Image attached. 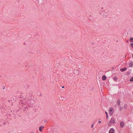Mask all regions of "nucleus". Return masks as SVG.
I'll list each match as a JSON object with an SVG mask.
<instances>
[{"label": "nucleus", "instance_id": "obj_1", "mask_svg": "<svg viewBox=\"0 0 133 133\" xmlns=\"http://www.w3.org/2000/svg\"><path fill=\"white\" fill-rule=\"evenodd\" d=\"M103 16L104 18H106L109 15V13L108 12V10H105L103 12Z\"/></svg>", "mask_w": 133, "mask_h": 133}, {"label": "nucleus", "instance_id": "obj_2", "mask_svg": "<svg viewBox=\"0 0 133 133\" xmlns=\"http://www.w3.org/2000/svg\"><path fill=\"white\" fill-rule=\"evenodd\" d=\"M114 111L113 109L112 108H110L109 109V114L110 116H112L113 115Z\"/></svg>", "mask_w": 133, "mask_h": 133}, {"label": "nucleus", "instance_id": "obj_3", "mask_svg": "<svg viewBox=\"0 0 133 133\" xmlns=\"http://www.w3.org/2000/svg\"><path fill=\"white\" fill-rule=\"evenodd\" d=\"M109 122L111 124H114L115 122L114 118L113 117L111 118Z\"/></svg>", "mask_w": 133, "mask_h": 133}, {"label": "nucleus", "instance_id": "obj_4", "mask_svg": "<svg viewBox=\"0 0 133 133\" xmlns=\"http://www.w3.org/2000/svg\"><path fill=\"white\" fill-rule=\"evenodd\" d=\"M125 125L123 121H121L120 123V127L122 128H123Z\"/></svg>", "mask_w": 133, "mask_h": 133}, {"label": "nucleus", "instance_id": "obj_5", "mask_svg": "<svg viewBox=\"0 0 133 133\" xmlns=\"http://www.w3.org/2000/svg\"><path fill=\"white\" fill-rule=\"evenodd\" d=\"M115 130L113 128H111L109 131V133H114Z\"/></svg>", "mask_w": 133, "mask_h": 133}, {"label": "nucleus", "instance_id": "obj_6", "mask_svg": "<svg viewBox=\"0 0 133 133\" xmlns=\"http://www.w3.org/2000/svg\"><path fill=\"white\" fill-rule=\"evenodd\" d=\"M127 68L125 67L124 68L121 69H120V70L121 71H122V72H124V71H126L127 70Z\"/></svg>", "mask_w": 133, "mask_h": 133}, {"label": "nucleus", "instance_id": "obj_7", "mask_svg": "<svg viewBox=\"0 0 133 133\" xmlns=\"http://www.w3.org/2000/svg\"><path fill=\"white\" fill-rule=\"evenodd\" d=\"M44 127L43 126H40L39 127V130L40 131L42 132V129L44 128Z\"/></svg>", "mask_w": 133, "mask_h": 133}, {"label": "nucleus", "instance_id": "obj_8", "mask_svg": "<svg viewBox=\"0 0 133 133\" xmlns=\"http://www.w3.org/2000/svg\"><path fill=\"white\" fill-rule=\"evenodd\" d=\"M102 79L103 80H105L107 79V77L105 75H103L102 76Z\"/></svg>", "mask_w": 133, "mask_h": 133}, {"label": "nucleus", "instance_id": "obj_9", "mask_svg": "<svg viewBox=\"0 0 133 133\" xmlns=\"http://www.w3.org/2000/svg\"><path fill=\"white\" fill-rule=\"evenodd\" d=\"M133 66V63L131 62L129 64V66L130 67H132Z\"/></svg>", "mask_w": 133, "mask_h": 133}, {"label": "nucleus", "instance_id": "obj_10", "mask_svg": "<svg viewBox=\"0 0 133 133\" xmlns=\"http://www.w3.org/2000/svg\"><path fill=\"white\" fill-rule=\"evenodd\" d=\"M129 41L130 42H133V37H130L129 39Z\"/></svg>", "mask_w": 133, "mask_h": 133}, {"label": "nucleus", "instance_id": "obj_11", "mask_svg": "<svg viewBox=\"0 0 133 133\" xmlns=\"http://www.w3.org/2000/svg\"><path fill=\"white\" fill-rule=\"evenodd\" d=\"M115 81H117V78L116 76H115L113 79Z\"/></svg>", "mask_w": 133, "mask_h": 133}, {"label": "nucleus", "instance_id": "obj_12", "mask_svg": "<svg viewBox=\"0 0 133 133\" xmlns=\"http://www.w3.org/2000/svg\"><path fill=\"white\" fill-rule=\"evenodd\" d=\"M127 107V104H125L124 105V106H123L124 108V109H126Z\"/></svg>", "mask_w": 133, "mask_h": 133}, {"label": "nucleus", "instance_id": "obj_13", "mask_svg": "<svg viewBox=\"0 0 133 133\" xmlns=\"http://www.w3.org/2000/svg\"><path fill=\"white\" fill-rule=\"evenodd\" d=\"M129 81L130 82H132L133 81V77H131Z\"/></svg>", "mask_w": 133, "mask_h": 133}, {"label": "nucleus", "instance_id": "obj_14", "mask_svg": "<svg viewBox=\"0 0 133 133\" xmlns=\"http://www.w3.org/2000/svg\"><path fill=\"white\" fill-rule=\"evenodd\" d=\"M119 109L120 110H122L123 109V107L121 106H120Z\"/></svg>", "mask_w": 133, "mask_h": 133}, {"label": "nucleus", "instance_id": "obj_15", "mask_svg": "<svg viewBox=\"0 0 133 133\" xmlns=\"http://www.w3.org/2000/svg\"><path fill=\"white\" fill-rule=\"evenodd\" d=\"M130 45L131 46V47L132 48H133V43H131L130 44Z\"/></svg>", "mask_w": 133, "mask_h": 133}, {"label": "nucleus", "instance_id": "obj_16", "mask_svg": "<svg viewBox=\"0 0 133 133\" xmlns=\"http://www.w3.org/2000/svg\"><path fill=\"white\" fill-rule=\"evenodd\" d=\"M105 112L106 115V117H107L108 116V113L106 111H105Z\"/></svg>", "mask_w": 133, "mask_h": 133}, {"label": "nucleus", "instance_id": "obj_17", "mask_svg": "<svg viewBox=\"0 0 133 133\" xmlns=\"http://www.w3.org/2000/svg\"><path fill=\"white\" fill-rule=\"evenodd\" d=\"M33 93V92L32 91H31L29 92V94H32Z\"/></svg>", "mask_w": 133, "mask_h": 133}, {"label": "nucleus", "instance_id": "obj_18", "mask_svg": "<svg viewBox=\"0 0 133 133\" xmlns=\"http://www.w3.org/2000/svg\"><path fill=\"white\" fill-rule=\"evenodd\" d=\"M76 72H77V73L78 74H79V72L78 70H76Z\"/></svg>", "mask_w": 133, "mask_h": 133}, {"label": "nucleus", "instance_id": "obj_19", "mask_svg": "<svg viewBox=\"0 0 133 133\" xmlns=\"http://www.w3.org/2000/svg\"><path fill=\"white\" fill-rule=\"evenodd\" d=\"M130 74V73L128 71L127 74V75H129Z\"/></svg>", "mask_w": 133, "mask_h": 133}, {"label": "nucleus", "instance_id": "obj_20", "mask_svg": "<svg viewBox=\"0 0 133 133\" xmlns=\"http://www.w3.org/2000/svg\"><path fill=\"white\" fill-rule=\"evenodd\" d=\"M93 126H94V123H93L92 124V125H91V128H93Z\"/></svg>", "mask_w": 133, "mask_h": 133}, {"label": "nucleus", "instance_id": "obj_21", "mask_svg": "<svg viewBox=\"0 0 133 133\" xmlns=\"http://www.w3.org/2000/svg\"><path fill=\"white\" fill-rule=\"evenodd\" d=\"M38 96H42V94L41 93H40L39 95H38Z\"/></svg>", "mask_w": 133, "mask_h": 133}, {"label": "nucleus", "instance_id": "obj_22", "mask_svg": "<svg viewBox=\"0 0 133 133\" xmlns=\"http://www.w3.org/2000/svg\"><path fill=\"white\" fill-rule=\"evenodd\" d=\"M98 122L99 123H101V121H99Z\"/></svg>", "mask_w": 133, "mask_h": 133}, {"label": "nucleus", "instance_id": "obj_23", "mask_svg": "<svg viewBox=\"0 0 133 133\" xmlns=\"http://www.w3.org/2000/svg\"><path fill=\"white\" fill-rule=\"evenodd\" d=\"M120 102V100L119 99H118V100L117 101L118 103H119V102Z\"/></svg>", "mask_w": 133, "mask_h": 133}, {"label": "nucleus", "instance_id": "obj_24", "mask_svg": "<svg viewBox=\"0 0 133 133\" xmlns=\"http://www.w3.org/2000/svg\"><path fill=\"white\" fill-rule=\"evenodd\" d=\"M118 103V106H119L120 105V102H119Z\"/></svg>", "mask_w": 133, "mask_h": 133}, {"label": "nucleus", "instance_id": "obj_25", "mask_svg": "<svg viewBox=\"0 0 133 133\" xmlns=\"http://www.w3.org/2000/svg\"><path fill=\"white\" fill-rule=\"evenodd\" d=\"M5 123H4L3 125H5Z\"/></svg>", "mask_w": 133, "mask_h": 133}, {"label": "nucleus", "instance_id": "obj_26", "mask_svg": "<svg viewBox=\"0 0 133 133\" xmlns=\"http://www.w3.org/2000/svg\"><path fill=\"white\" fill-rule=\"evenodd\" d=\"M47 120H45L44 121V122L46 123V122Z\"/></svg>", "mask_w": 133, "mask_h": 133}, {"label": "nucleus", "instance_id": "obj_27", "mask_svg": "<svg viewBox=\"0 0 133 133\" xmlns=\"http://www.w3.org/2000/svg\"><path fill=\"white\" fill-rule=\"evenodd\" d=\"M27 108V107H24V109H26Z\"/></svg>", "mask_w": 133, "mask_h": 133}, {"label": "nucleus", "instance_id": "obj_28", "mask_svg": "<svg viewBox=\"0 0 133 133\" xmlns=\"http://www.w3.org/2000/svg\"><path fill=\"white\" fill-rule=\"evenodd\" d=\"M108 116L107 117H107V119H108Z\"/></svg>", "mask_w": 133, "mask_h": 133}, {"label": "nucleus", "instance_id": "obj_29", "mask_svg": "<svg viewBox=\"0 0 133 133\" xmlns=\"http://www.w3.org/2000/svg\"><path fill=\"white\" fill-rule=\"evenodd\" d=\"M62 88H64V86H63L62 87Z\"/></svg>", "mask_w": 133, "mask_h": 133}, {"label": "nucleus", "instance_id": "obj_30", "mask_svg": "<svg viewBox=\"0 0 133 133\" xmlns=\"http://www.w3.org/2000/svg\"><path fill=\"white\" fill-rule=\"evenodd\" d=\"M3 89H5V87H4H4H3Z\"/></svg>", "mask_w": 133, "mask_h": 133}, {"label": "nucleus", "instance_id": "obj_31", "mask_svg": "<svg viewBox=\"0 0 133 133\" xmlns=\"http://www.w3.org/2000/svg\"><path fill=\"white\" fill-rule=\"evenodd\" d=\"M30 133H34L33 132H31Z\"/></svg>", "mask_w": 133, "mask_h": 133}, {"label": "nucleus", "instance_id": "obj_32", "mask_svg": "<svg viewBox=\"0 0 133 133\" xmlns=\"http://www.w3.org/2000/svg\"><path fill=\"white\" fill-rule=\"evenodd\" d=\"M108 125H109V126H111V125H110V124H109Z\"/></svg>", "mask_w": 133, "mask_h": 133}, {"label": "nucleus", "instance_id": "obj_33", "mask_svg": "<svg viewBox=\"0 0 133 133\" xmlns=\"http://www.w3.org/2000/svg\"><path fill=\"white\" fill-rule=\"evenodd\" d=\"M126 56V55L125 56V57Z\"/></svg>", "mask_w": 133, "mask_h": 133}, {"label": "nucleus", "instance_id": "obj_34", "mask_svg": "<svg viewBox=\"0 0 133 133\" xmlns=\"http://www.w3.org/2000/svg\"><path fill=\"white\" fill-rule=\"evenodd\" d=\"M94 44V43H92V44Z\"/></svg>", "mask_w": 133, "mask_h": 133}, {"label": "nucleus", "instance_id": "obj_35", "mask_svg": "<svg viewBox=\"0 0 133 133\" xmlns=\"http://www.w3.org/2000/svg\"><path fill=\"white\" fill-rule=\"evenodd\" d=\"M127 42H129L128 41H127Z\"/></svg>", "mask_w": 133, "mask_h": 133}, {"label": "nucleus", "instance_id": "obj_36", "mask_svg": "<svg viewBox=\"0 0 133 133\" xmlns=\"http://www.w3.org/2000/svg\"><path fill=\"white\" fill-rule=\"evenodd\" d=\"M132 57H133V54L132 55Z\"/></svg>", "mask_w": 133, "mask_h": 133}, {"label": "nucleus", "instance_id": "obj_37", "mask_svg": "<svg viewBox=\"0 0 133 133\" xmlns=\"http://www.w3.org/2000/svg\"><path fill=\"white\" fill-rule=\"evenodd\" d=\"M103 9V8H101V9Z\"/></svg>", "mask_w": 133, "mask_h": 133}, {"label": "nucleus", "instance_id": "obj_38", "mask_svg": "<svg viewBox=\"0 0 133 133\" xmlns=\"http://www.w3.org/2000/svg\"><path fill=\"white\" fill-rule=\"evenodd\" d=\"M8 102H10V101H8Z\"/></svg>", "mask_w": 133, "mask_h": 133}, {"label": "nucleus", "instance_id": "obj_39", "mask_svg": "<svg viewBox=\"0 0 133 133\" xmlns=\"http://www.w3.org/2000/svg\"><path fill=\"white\" fill-rule=\"evenodd\" d=\"M118 40H117V42H118Z\"/></svg>", "mask_w": 133, "mask_h": 133}, {"label": "nucleus", "instance_id": "obj_40", "mask_svg": "<svg viewBox=\"0 0 133 133\" xmlns=\"http://www.w3.org/2000/svg\"><path fill=\"white\" fill-rule=\"evenodd\" d=\"M133 93V92H132Z\"/></svg>", "mask_w": 133, "mask_h": 133}]
</instances>
